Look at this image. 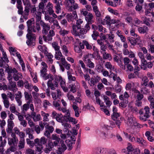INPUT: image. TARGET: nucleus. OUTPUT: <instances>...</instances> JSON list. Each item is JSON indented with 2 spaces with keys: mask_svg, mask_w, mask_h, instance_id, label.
I'll return each instance as SVG.
<instances>
[{
  "mask_svg": "<svg viewBox=\"0 0 154 154\" xmlns=\"http://www.w3.org/2000/svg\"><path fill=\"white\" fill-rule=\"evenodd\" d=\"M51 78L47 82V85L48 87H50L51 89L54 90L55 89V87H58V83L60 82V85L61 87H63L65 85V82L63 80L62 78Z\"/></svg>",
  "mask_w": 154,
  "mask_h": 154,
  "instance_id": "1",
  "label": "nucleus"
},
{
  "mask_svg": "<svg viewBox=\"0 0 154 154\" xmlns=\"http://www.w3.org/2000/svg\"><path fill=\"white\" fill-rule=\"evenodd\" d=\"M6 65L8 66V67L6 69V72L8 73V77H19L18 75H17V71L15 68L12 69L7 64Z\"/></svg>",
  "mask_w": 154,
  "mask_h": 154,
  "instance_id": "2",
  "label": "nucleus"
},
{
  "mask_svg": "<svg viewBox=\"0 0 154 154\" xmlns=\"http://www.w3.org/2000/svg\"><path fill=\"white\" fill-rule=\"evenodd\" d=\"M11 137L12 138H8V144L10 146H17L18 140L15 134L12 133L11 134Z\"/></svg>",
  "mask_w": 154,
  "mask_h": 154,
  "instance_id": "3",
  "label": "nucleus"
},
{
  "mask_svg": "<svg viewBox=\"0 0 154 154\" xmlns=\"http://www.w3.org/2000/svg\"><path fill=\"white\" fill-rule=\"evenodd\" d=\"M47 124V123H43L41 122H39V125H35V130L37 134H39L40 131H42L44 129L45 125Z\"/></svg>",
  "mask_w": 154,
  "mask_h": 154,
  "instance_id": "4",
  "label": "nucleus"
},
{
  "mask_svg": "<svg viewBox=\"0 0 154 154\" xmlns=\"http://www.w3.org/2000/svg\"><path fill=\"white\" fill-rule=\"evenodd\" d=\"M34 35H29L27 34L26 37L28 40L26 41V43L28 46H30L34 43L33 41H35L36 39V36Z\"/></svg>",
  "mask_w": 154,
  "mask_h": 154,
  "instance_id": "5",
  "label": "nucleus"
},
{
  "mask_svg": "<svg viewBox=\"0 0 154 154\" xmlns=\"http://www.w3.org/2000/svg\"><path fill=\"white\" fill-rule=\"evenodd\" d=\"M12 78H8L9 83L11 85L10 86L8 87V88L10 90H11L14 92H15L17 91V88L16 87V83L12 81Z\"/></svg>",
  "mask_w": 154,
  "mask_h": 154,
  "instance_id": "6",
  "label": "nucleus"
},
{
  "mask_svg": "<svg viewBox=\"0 0 154 154\" xmlns=\"http://www.w3.org/2000/svg\"><path fill=\"white\" fill-rule=\"evenodd\" d=\"M47 141L48 139L45 137H42L40 139L38 138L35 139V144L38 145L40 144L42 145H45L47 143Z\"/></svg>",
  "mask_w": 154,
  "mask_h": 154,
  "instance_id": "7",
  "label": "nucleus"
},
{
  "mask_svg": "<svg viewBox=\"0 0 154 154\" xmlns=\"http://www.w3.org/2000/svg\"><path fill=\"white\" fill-rule=\"evenodd\" d=\"M53 142L51 141L49 142L48 144L46 145V147L45 148L44 151L45 153H49L51 151L52 148L54 147Z\"/></svg>",
  "mask_w": 154,
  "mask_h": 154,
  "instance_id": "8",
  "label": "nucleus"
},
{
  "mask_svg": "<svg viewBox=\"0 0 154 154\" xmlns=\"http://www.w3.org/2000/svg\"><path fill=\"white\" fill-rule=\"evenodd\" d=\"M0 142L1 143L0 145V152H3L4 151V147L6 145V140L5 139L3 140L2 137L0 136Z\"/></svg>",
  "mask_w": 154,
  "mask_h": 154,
  "instance_id": "9",
  "label": "nucleus"
},
{
  "mask_svg": "<svg viewBox=\"0 0 154 154\" xmlns=\"http://www.w3.org/2000/svg\"><path fill=\"white\" fill-rule=\"evenodd\" d=\"M31 115L33 119L35 122L38 121L41 119V117L40 114H38L36 115L35 112H32Z\"/></svg>",
  "mask_w": 154,
  "mask_h": 154,
  "instance_id": "10",
  "label": "nucleus"
},
{
  "mask_svg": "<svg viewBox=\"0 0 154 154\" xmlns=\"http://www.w3.org/2000/svg\"><path fill=\"white\" fill-rule=\"evenodd\" d=\"M47 69L45 68H43L41 71V76L42 77H52L51 74L48 75L46 73Z\"/></svg>",
  "mask_w": 154,
  "mask_h": 154,
  "instance_id": "11",
  "label": "nucleus"
},
{
  "mask_svg": "<svg viewBox=\"0 0 154 154\" xmlns=\"http://www.w3.org/2000/svg\"><path fill=\"white\" fill-rule=\"evenodd\" d=\"M140 92L142 94H149L150 92L149 89H148L146 86H143L141 88Z\"/></svg>",
  "mask_w": 154,
  "mask_h": 154,
  "instance_id": "12",
  "label": "nucleus"
},
{
  "mask_svg": "<svg viewBox=\"0 0 154 154\" xmlns=\"http://www.w3.org/2000/svg\"><path fill=\"white\" fill-rule=\"evenodd\" d=\"M134 117L133 116H131L128 117L127 122V124L128 126L132 127L135 121L134 120Z\"/></svg>",
  "mask_w": 154,
  "mask_h": 154,
  "instance_id": "13",
  "label": "nucleus"
},
{
  "mask_svg": "<svg viewBox=\"0 0 154 154\" xmlns=\"http://www.w3.org/2000/svg\"><path fill=\"white\" fill-rule=\"evenodd\" d=\"M128 39L130 42L131 45L134 46L137 44V42L136 39L133 37H129L128 38Z\"/></svg>",
  "mask_w": 154,
  "mask_h": 154,
  "instance_id": "14",
  "label": "nucleus"
},
{
  "mask_svg": "<svg viewBox=\"0 0 154 154\" xmlns=\"http://www.w3.org/2000/svg\"><path fill=\"white\" fill-rule=\"evenodd\" d=\"M127 149V151L128 154H131L132 151L134 150V148L130 143H128V146Z\"/></svg>",
  "mask_w": 154,
  "mask_h": 154,
  "instance_id": "15",
  "label": "nucleus"
},
{
  "mask_svg": "<svg viewBox=\"0 0 154 154\" xmlns=\"http://www.w3.org/2000/svg\"><path fill=\"white\" fill-rule=\"evenodd\" d=\"M149 116L147 114H146L145 113L144 114H143L141 116H139V118L141 120H142L143 121H145L147 120V119L149 118Z\"/></svg>",
  "mask_w": 154,
  "mask_h": 154,
  "instance_id": "16",
  "label": "nucleus"
},
{
  "mask_svg": "<svg viewBox=\"0 0 154 154\" xmlns=\"http://www.w3.org/2000/svg\"><path fill=\"white\" fill-rule=\"evenodd\" d=\"M98 82V79H97V78H91V79L90 83H89V84L91 86H92Z\"/></svg>",
  "mask_w": 154,
  "mask_h": 154,
  "instance_id": "17",
  "label": "nucleus"
},
{
  "mask_svg": "<svg viewBox=\"0 0 154 154\" xmlns=\"http://www.w3.org/2000/svg\"><path fill=\"white\" fill-rule=\"evenodd\" d=\"M29 106L27 104H24L21 108L22 112L23 113L25 112L29 109Z\"/></svg>",
  "mask_w": 154,
  "mask_h": 154,
  "instance_id": "18",
  "label": "nucleus"
},
{
  "mask_svg": "<svg viewBox=\"0 0 154 154\" xmlns=\"http://www.w3.org/2000/svg\"><path fill=\"white\" fill-rule=\"evenodd\" d=\"M25 140L24 139H23L22 140H20L18 144V147L19 149H23L24 147Z\"/></svg>",
  "mask_w": 154,
  "mask_h": 154,
  "instance_id": "19",
  "label": "nucleus"
},
{
  "mask_svg": "<svg viewBox=\"0 0 154 154\" xmlns=\"http://www.w3.org/2000/svg\"><path fill=\"white\" fill-rule=\"evenodd\" d=\"M62 125L64 126V128L67 130H68L71 127V125L66 122H64L63 120L62 122L61 123Z\"/></svg>",
  "mask_w": 154,
  "mask_h": 154,
  "instance_id": "20",
  "label": "nucleus"
},
{
  "mask_svg": "<svg viewBox=\"0 0 154 154\" xmlns=\"http://www.w3.org/2000/svg\"><path fill=\"white\" fill-rule=\"evenodd\" d=\"M142 80L143 83H141V85L143 86H146L148 85V82L149 81V79L147 78H143Z\"/></svg>",
  "mask_w": 154,
  "mask_h": 154,
  "instance_id": "21",
  "label": "nucleus"
},
{
  "mask_svg": "<svg viewBox=\"0 0 154 154\" xmlns=\"http://www.w3.org/2000/svg\"><path fill=\"white\" fill-rule=\"evenodd\" d=\"M40 23L41 25L42 26L43 28L45 27L48 30H50V26L48 24H46L44 22L43 20H40Z\"/></svg>",
  "mask_w": 154,
  "mask_h": 154,
  "instance_id": "22",
  "label": "nucleus"
},
{
  "mask_svg": "<svg viewBox=\"0 0 154 154\" xmlns=\"http://www.w3.org/2000/svg\"><path fill=\"white\" fill-rule=\"evenodd\" d=\"M26 140L27 144L32 147H33L34 146H35V145L37 144L35 143V139L34 142L30 140V139L28 138H27Z\"/></svg>",
  "mask_w": 154,
  "mask_h": 154,
  "instance_id": "23",
  "label": "nucleus"
},
{
  "mask_svg": "<svg viewBox=\"0 0 154 154\" xmlns=\"http://www.w3.org/2000/svg\"><path fill=\"white\" fill-rule=\"evenodd\" d=\"M66 142L67 143V146L69 147L68 149L69 150H71L72 148V145L74 144L71 140H66Z\"/></svg>",
  "mask_w": 154,
  "mask_h": 154,
  "instance_id": "24",
  "label": "nucleus"
},
{
  "mask_svg": "<svg viewBox=\"0 0 154 154\" xmlns=\"http://www.w3.org/2000/svg\"><path fill=\"white\" fill-rule=\"evenodd\" d=\"M128 103V101L127 100H123V101L120 103L119 106L123 108H125L127 106V104Z\"/></svg>",
  "mask_w": 154,
  "mask_h": 154,
  "instance_id": "25",
  "label": "nucleus"
},
{
  "mask_svg": "<svg viewBox=\"0 0 154 154\" xmlns=\"http://www.w3.org/2000/svg\"><path fill=\"white\" fill-rule=\"evenodd\" d=\"M136 142L141 144L142 145H145L146 144V141L142 138H137Z\"/></svg>",
  "mask_w": 154,
  "mask_h": 154,
  "instance_id": "26",
  "label": "nucleus"
},
{
  "mask_svg": "<svg viewBox=\"0 0 154 154\" xmlns=\"http://www.w3.org/2000/svg\"><path fill=\"white\" fill-rule=\"evenodd\" d=\"M36 146V151L39 152L41 153L42 152V150L43 149V145H42L40 144V145L36 144L35 145Z\"/></svg>",
  "mask_w": 154,
  "mask_h": 154,
  "instance_id": "27",
  "label": "nucleus"
},
{
  "mask_svg": "<svg viewBox=\"0 0 154 154\" xmlns=\"http://www.w3.org/2000/svg\"><path fill=\"white\" fill-rule=\"evenodd\" d=\"M93 51H94L93 53L95 55L97 58H98L99 57H100V56L99 53V51H98V49L95 46H93Z\"/></svg>",
  "mask_w": 154,
  "mask_h": 154,
  "instance_id": "28",
  "label": "nucleus"
},
{
  "mask_svg": "<svg viewBox=\"0 0 154 154\" xmlns=\"http://www.w3.org/2000/svg\"><path fill=\"white\" fill-rule=\"evenodd\" d=\"M119 116L120 115L119 113L116 112L113 113V114L111 116V117L113 120L116 121Z\"/></svg>",
  "mask_w": 154,
  "mask_h": 154,
  "instance_id": "29",
  "label": "nucleus"
},
{
  "mask_svg": "<svg viewBox=\"0 0 154 154\" xmlns=\"http://www.w3.org/2000/svg\"><path fill=\"white\" fill-rule=\"evenodd\" d=\"M108 11L116 15H119V13L116 10H114L113 9L111 8H108Z\"/></svg>",
  "mask_w": 154,
  "mask_h": 154,
  "instance_id": "30",
  "label": "nucleus"
},
{
  "mask_svg": "<svg viewBox=\"0 0 154 154\" xmlns=\"http://www.w3.org/2000/svg\"><path fill=\"white\" fill-rule=\"evenodd\" d=\"M24 95L26 100H27L28 99H30L32 98V96L31 94H29L27 92L25 91L24 92Z\"/></svg>",
  "mask_w": 154,
  "mask_h": 154,
  "instance_id": "31",
  "label": "nucleus"
},
{
  "mask_svg": "<svg viewBox=\"0 0 154 154\" xmlns=\"http://www.w3.org/2000/svg\"><path fill=\"white\" fill-rule=\"evenodd\" d=\"M58 115L57 116L55 119L58 122H61V123L62 122L63 120L61 119V118L63 117V115L61 114L58 113Z\"/></svg>",
  "mask_w": 154,
  "mask_h": 154,
  "instance_id": "32",
  "label": "nucleus"
},
{
  "mask_svg": "<svg viewBox=\"0 0 154 154\" xmlns=\"http://www.w3.org/2000/svg\"><path fill=\"white\" fill-rule=\"evenodd\" d=\"M115 91L116 93H119L121 91L122 87L120 85L118 84L115 86Z\"/></svg>",
  "mask_w": 154,
  "mask_h": 154,
  "instance_id": "33",
  "label": "nucleus"
},
{
  "mask_svg": "<svg viewBox=\"0 0 154 154\" xmlns=\"http://www.w3.org/2000/svg\"><path fill=\"white\" fill-rule=\"evenodd\" d=\"M72 34L73 35H74L75 36H79V33L78 32H77L76 29V26L75 25H74L72 26Z\"/></svg>",
  "mask_w": 154,
  "mask_h": 154,
  "instance_id": "34",
  "label": "nucleus"
},
{
  "mask_svg": "<svg viewBox=\"0 0 154 154\" xmlns=\"http://www.w3.org/2000/svg\"><path fill=\"white\" fill-rule=\"evenodd\" d=\"M99 33L97 32L95 30H94L93 31V34L91 36L93 39L94 40H97V38L96 37L99 36Z\"/></svg>",
  "mask_w": 154,
  "mask_h": 154,
  "instance_id": "35",
  "label": "nucleus"
},
{
  "mask_svg": "<svg viewBox=\"0 0 154 154\" xmlns=\"http://www.w3.org/2000/svg\"><path fill=\"white\" fill-rule=\"evenodd\" d=\"M82 42L86 46L87 49H91L92 47L89 44L88 41L86 40H83Z\"/></svg>",
  "mask_w": 154,
  "mask_h": 154,
  "instance_id": "36",
  "label": "nucleus"
},
{
  "mask_svg": "<svg viewBox=\"0 0 154 154\" xmlns=\"http://www.w3.org/2000/svg\"><path fill=\"white\" fill-rule=\"evenodd\" d=\"M45 128L51 133H52L54 131V128L52 126H49L48 125L45 127Z\"/></svg>",
  "mask_w": 154,
  "mask_h": 154,
  "instance_id": "37",
  "label": "nucleus"
},
{
  "mask_svg": "<svg viewBox=\"0 0 154 154\" xmlns=\"http://www.w3.org/2000/svg\"><path fill=\"white\" fill-rule=\"evenodd\" d=\"M95 99L96 102L100 106V107H104V108L106 107V106H105L103 104V102H102L101 103H100L101 100L99 98L96 97Z\"/></svg>",
  "mask_w": 154,
  "mask_h": 154,
  "instance_id": "38",
  "label": "nucleus"
},
{
  "mask_svg": "<svg viewBox=\"0 0 154 154\" xmlns=\"http://www.w3.org/2000/svg\"><path fill=\"white\" fill-rule=\"evenodd\" d=\"M57 45V43L55 42H54L52 43V46L54 48L56 51H58L60 49V47L59 46Z\"/></svg>",
  "mask_w": 154,
  "mask_h": 154,
  "instance_id": "39",
  "label": "nucleus"
},
{
  "mask_svg": "<svg viewBox=\"0 0 154 154\" xmlns=\"http://www.w3.org/2000/svg\"><path fill=\"white\" fill-rule=\"evenodd\" d=\"M69 87H70V91L72 92L73 93L75 92L76 91L75 85L71 84L69 85Z\"/></svg>",
  "mask_w": 154,
  "mask_h": 154,
  "instance_id": "40",
  "label": "nucleus"
},
{
  "mask_svg": "<svg viewBox=\"0 0 154 154\" xmlns=\"http://www.w3.org/2000/svg\"><path fill=\"white\" fill-rule=\"evenodd\" d=\"M10 147L7 150V151L8 152L9 151L11 152H14L16 150V148L15 147L17 146H14V145H11L10 146Z\"/></svg>",
  "mask_w": 154,
  "mask_h": 154,
  "instance_id": "41",
  "label": "nucleus"
},
{
  "mask_svg": "<svg viewBox=\"0 0 154 154\" xmlns=\"http://www.w3.org/2000/svg\"><path fill=\"white\" fill-rule=\"evenodd\" d=\"M61 145L59 147L65 151L67 149L66 146V145L64 143V141H60Z\"/></svg>",
  "mask_w": 154,
  "mask_h": 154,
  "instance_id": "42",
  "label": "nucleus"
},
{
  "mask_svg": "<svg viewBox=\"0 0 154 154\" xmlns=\"http://www.w3.org/2000/svg\"><path fill=\"white\" fill-rule=\"evenodd\" d=\"M51 139L54 140H60V138L56 134H53L51 136Z\"/></svg>",
  "mask_w": 154,
  "mask_h": 154,
  "instance_id": "43",
  "label": "nucleus"
},
{
  "mask_svg": "<svg viewBox=\"0 0 154 154\" xmlns=\"http://www.w3.org/2000/svg\"><path fill=\"white\" fill-rule=\"evenodd\" d=\"M34 131L32 128H27L26 130V133L27 134H33L34 133Z\"/></svg>",
  "mask_w": 154,
  "mask_h": 154,
  "instance_id": "44",
  "label": "nucleus"
},
{
  "mask_svg": "<svg viewBox=\"0 0 154 154\" xmlns=\"http://www.w3.org/2000/svg\"><path fill=\"white\" fill-rule=\"evenodd\" d=\"M8 127H9L13 128L14 126V123L13 121L9 119L8 120Z\"/></svg>",
  "mask_w": 154,
  "mask_h": 154,
  "instance_id": "45",
  "label": "nucleus"
},
{
  "mask_svg": "<svg viewBox=\"0 0 154 154\" xmlns=\"http://www.w3.org/2000/svg\"><path fill=\"white\" fill-rule=\"evenodd\" d=\"M65 151L61 148L59 147L56 150V152L57 154H63Z\"/></svg>",
  "mask_w": 154,
  "mask_h": 154,
  "instance_id": "46",
  "label": "nucleus"
},
{
  "mask_svg": "<svg viewBox=\"0 0 154 154\" xmlns=\"http://www.w3.org/2000/svg\"><path fill=\"white\" fill-rule=\"evenodd\" d=\"M51 105V104L48 100H44L43 105L44 107H45V108H47L48 106H50Z\"/></svg>",
  "mask_w": 154,
  "mask_h": 154,
  "instance_id": "47",
  "label": "nucleus"
},
{
  "mask_svg": "<svg viewBox=\"0 0 154 154\" xmlns=\"http://www.w3.org/2000/svg\"><path fill=\"white\" fill-rule=\"evenodd\" d=\"M26 154H35L34 151L31 149H26L25 152Z\"/></svg>",
  "mask_w": 154,
  "mask_h": 154,
  "instance_id": "48",
  "label": "nucleus"
},
{
  "mask_svg": "<svg viewBox=\"0 0 154 154\" xmlns=\"http://www.w3.org/2000/svg\"><path fill=\"white\" fill-rule=\"evenodd\" d=\"M142 8V5H140L139 3H137L135 7V10L137 11H140Z\"/></svg>",
  "mask_w": 154,
  "mask_h": 154,
  "instance_id": "49",
  "label": "nucleus"
},
{
  "mask_svg": "<svg viewBox=\"0 0 154 154\" xmlns=\"http://www.w3.org/2000/svg\"><path fill=\"white\" fill-rule=\"evenodd\" d=\"M10 109L11 112L13 113H16L18 114L20 113L17 112L16 109V108L14 106H11L10 107Z\"/></svg>",
  "mask_w": 154,
  "mask_h": 154,
  "instance_id": "50",
  "label": "nucleus"
},
{
  "mask_svg": "<svg viewBox=\"0 0 154 154\" xmlns=\"http://www.w3.org/2000/svg\"><path fill=\"white\" fill-rule=\"evenodd\" d=\"M6 125L5 121L4 120H1L0 119V126L1 128H4V126Z\"/></svg>",
  "mask_w": 154,
  "mask_h": 154,
  "instance_id": "51",
  "label": "nucleus"
},
{
  "mask_svg": "<svg viewBox=\"0 0 154 154\" xmlns=\"http://www.w3.org/2000/svg\"><path fill=\"white\" fill-rule=\"evenodd\" d=\"M1 116L3 120L5 119L7 116V115L5 112L2 111L1 113Z\"/></svg>",
  "mask_w": 154,
  "mask_h": 154,
  "instance_id": "52",
  "label": "nucleus"
},
{
  "mask_svg": "<svg viewBox=\"0 0 154 154\" xmlns=\"http://www.w3.org/2000/svg\"><path fill=\"white\" fill-rule=\"evenodd\" d=\"M144 110L145 111V113L149 115L150 113V108L148 106H146L144 108Z\"/></svg>",
  "mask_w": 154,
  "mask_h": 154,
  "instance_id": "53",
  "label": "nucleus"
},
{
  "mask_svg": "<svg viewBox=\"0 0 154 154\" xmlns=\"http://www.w3.org/2000/svg\"><path fill=\"white\" fill-rule=\"evenodd\" d=\"M3 103L5 107L6 108H8L9 106V103L8 100H4Z\"/></svg>",
  "mask_w": 154,
  "mask_h": 154,
  "instance_id": "54",
  "label": "nucleus"
},
{
  "mask_svg": "<svg viewBox=\"0 0 154 154\" xmlns=\"http://www.w3.org/2000/svg\"><path fill=\"white\" fill-rule=\"evenodd\" d=\"M24 82L22 80H20L17 82V85L18 87H23Z\"/></svg>",
  "mask_w": 154,
  "mask_h": 154,
  "instance_id": "55",
  "label": "nucleus"
},
{
  "mask_svg": "<svg viewBox=\"0 0 154 154\" xmlns=\"http://www.w3.org/2000/svg\"><path fill=\"white\" fill-rule=\"evenodd\" d=\"M41 13L40 12H39L38 14H36V21H39L41 20Z\"/></svg>",
  "mask_w": 154,
  "mask_h": 154,
  "instance_id": "56",
  "label": "nucleus"
},
{
  "mask_svg": "<svg viewBox=\"0 0 154 154\" xmlns=\"http://www.w3.org/2000/svg\"><path fill=\"white\" fill-rule=\"evenodd\" d=\"M23 85H24L25 88L26 89H29L30 88L29 84L28 82L26 80H25L24 82Z\"/></svg>",
  "mask_w": 154,
  "mask_h": 154,
  "instance_id": "57",
  "label": "nucleus"
},
{
  "mask_svg": "<svg viewBox=\"0 0 154 154\" xmlns=\"http://www.w3.org/2000/svg\"><path fill=\"white\" fill-rule=\"evenodd\" d=\"M143 94L140 93L137 95V100H141L143 98L144 96Z\"/></svg>",
  "mask_w": 154,
  "mask_h": 154,
  "instance_id": "58",
  "label": "nucleus"
},
{
  "mask_svg": "<svg viewBox=\"0 0 154 154\" xmlns=\"http://www.w3.org/2000/svg\"><path fill=\"white\" fill-rule=\"evenodd\" d=\"M105 108V107L104 108L103 107V108H102L101 109L106 115L107 116H109L110 115V113L109 111Z\"/></svg>",
  "mask_w": 154,
  "mask_h": 154,
  "instance_id": "59",
  "label": "nucleus"
},
{
  "mask_svg": "<svg viewBox=\"0 0 154 154\" xmlns=\"http://www.w3.org/2000/svg\"><path fill=\"white\" fill-rule=\"evenodd\" d=\"M130 61L129 59L127 57H125L124 59V62L125 65H127L128 64Z\"/></svg>",
  "mask_w": 154,
  "mask_h": 154,
  "instance_id": "60",
  "label": "nucleus"
},
{
  "mask_svg": "<svg viewBox=\"0 0 154 154\" xmlns=\"http://www.w3.org/2000/svg\"><path fill=\"white\" fill-rule=\"evenodd\" d=\"M69 122H72L74 124H75L77 123V121L75 119L71 117L70 116L69 117Z\"/></svg>",
  "mask_w": 154,
  "mask_h": 154,
  "instance_id": "61",
  "label": "nucleus"
},
{
  "mask_svg": "<svg viewBox=\"0 0 154 154\" xmlns=\"http://www.w3.org/2000/svg\"><path fill=\"white\" fill-rule=\"evenodd\" d=\"M67 96L68 98V99L69 100H74V96L71 94H69V93H68L67 94Z\"/></svg>",
  "mask_w": 154,
  "mask_h": 154,
  "instance_id": "62",
  "label": "nucleus"
},
{
  "mask_svg": "<svg viewBox=\"0 0 154 154\" xmlns=\"http://www.w3.org/2000/svg\"><path fill=\"white\" fill-rule=\"evenodd\" d=\"M106 67L109 69H111L112 67V65L110 62H107L105 64Z\"/></svg>",
  "mask_w": 154,
  "mask_h": 154,
  "instance_id": "63",
  "label": "nucleus"
},
{
  "mask_svg": "<svg viewBox=\"0 0 154 154\" xmlns=\"http://www.w3.org/2000/svg\"><path fill=\"white\" fill-rule=\"evenodd\" d=\"M32 21L31 20H29L26 22L28 28H32Z\"/></svg>",
  "mask_w": 154,
  "mask_h": 154,
  "instance_id": "64",
  "label": "nucleus"
}]
</instances>
